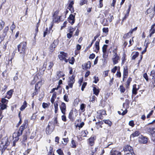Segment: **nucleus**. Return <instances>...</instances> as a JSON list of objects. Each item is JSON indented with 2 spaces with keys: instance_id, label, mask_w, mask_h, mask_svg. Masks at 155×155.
Listing matches in <instances>:
<instances>
[{
  "instance_id": "1",
  "label": "nucleus",
  "mask_w": 155,
  "mask_h": 155,
  "mask_svg": "<svg viewBox=\"0 0 155 155\" xmlns=\"http://www.w3.org/2000/svg\"><path fill=\"white\" fill-rule=\"evenodd\" d=\"M26 43L25 42H21L17 46L18 51L20 54H22L24 56L25 54V51L26 49Z\"/></svg>"
},
{
  "instance_id": "2",
  "label": "nucleus",
  "mask_w": 155,
  "mask_h": 155,
  "mask_svg": "<svg viewBox=\"0 0 155 155\" xmlns=\"http://www.w3.org/2000/svg\"><path fill=\"white\" fill-rule=\"evenodd\" d=\"M146 129L150 134L151 140L153 141L154 144H155V128L147 127Z\"/></svg>"
},
{
  "instance_id": "3",
  "label": "nucleus",
  "mask_w": 155,
  "mask_h": 155,
  "mask_svg": "<svg viewBox=\"0 0 155 155\" xmlns=\"http://www.w3.org/2000/svg\"><path fill=\"white\" fill-rule=\"evenodd\" d=\"M68 54L66 53H65L64 52L61 51L60 52V54L58 55L59 59L61 60H63L66 62H68L66 58L67 57Z\"/></svg>"
},
{
  "instance_id": "4",
  "label": "nucleus",
  "mask_w": 155,
  "mask_h": 155,
  "mask_svg": "<svg viewBox=\"0 0 155 155\" xmlns=\"http://www.w3.org/2000/svg\"><path fill=\"white\" fill-rule=\"evenodd\" d=\"M75 76L74 75H72L69 78L68 81V85L70 87L72 88L73 85L74 83L75 80L74 79Z\"/></svg>"
},
{
  "instance_id": "5",
  "label": "nucleus",
  "mask_w": 155,
  "mask_h": 155,
  "mask_svg": "<svg viewBox=\"0 0 155 155\" xmlns=\"http://www.w3.org/2000/svg\"><path fill=\"white\" fill-rule=\"evenodd\" d=\"M76 13H74V15L71 14L68 18V21L72 25L75 22V16Z\"/></svg>"
},
{
  "instance_id": "6",
  "label": "nucleus",
  "mask_w": 155,
  "mask_h": 155,
  "mask_svg": "<svg viewBox=\"0 0 155 155\" xmlns=\"http://www.w3.org/2000/svg\"><path fill=\"white\" fill-rule=\"evenodd\" d=\"M60 109L61 112L64 114H65L66 111V106L65 104L62 102L60 106Z\"/></svg>"
},
{
  "instance_id": "7",
  "label": "nucleus",
  "mask_w": 155,
  "mask_h": 155,
  "mask_svg": "<svg viewBox=\"0 0 155 155\" xmlns=\"http://www.w3.org/2000/svg\"><path fill=\"white\" fill-rule=\"evenodd\" d=\"M22 132L20 130L17 133H14L13 134V136L14 138H15V140L17 141L19 139L18 137L21 135L22 134Z\"/></svg>"
},
{
  "instance_id": "8",
  "label": "nucleus",
  "mask_w": 155,
  "mask_h": 155,
  "mask_svg": "<svg viewBox=\"0 0 155 155\" xmlns=\"http://www.w3.org/2000/svg\"><path fill=\"white\" fill-rule=\"evenodd\" d=\"M139 141L140 143L145 144L147 142V138L146 137H139Z\"/></svg>"
},
{
  "instance_id": "9",
  "label": "nucleus",
  "mask_w": 155,
  "mask_h": 155,
  "mask_svg": "<svg viewBox=\"0 0 155 155\" xmlns=\"http://www.w3.org/2000/svg\"><path fill=\"white\" fill-rule=\"evenodd\" d=\"M58 43V40H54L53 43L50 46V49L52 51L57 46Z\"/></svg>"
},
{
  "instance_id": "10",
  "label": "nucleus",
  "mask_w": 155,
  "mask_h": 155,
  "mask_svg": "<svg viewBox=\"0 0 155 155\" xmlns=\"http://www.w3.org/2000/svg\"><path fill=\"white\" fill-rule=\"evenodd\" d=\"M97 114L99 115L98 117L101 119H102L103 118L102 115L106 114V112L103 110H101L98 111Z\"/></svg>"
},
{
  "instance_id": "11",
  "label": "nucleus",
  "mask_w": 155,
  "mask_h": 155,
  "mask_svg": "<svg viewBox=\"0 0 155 155\" xmlns=\"http://www.w3.org/2000/svg\"><path fill=\"white\" fill-rule=\"evenodd\" d=\"M1 143L3 144V146H7L9 144V142L8 141V139L6 138H3L1 141Z\"/></svg>"
},
{
  "instance_id": "12",
  "label": "nucleus",
  "mask_w": 155,
  "mask_h": 155,
  "mask_svg": "<svg viewBox=\"0 0 155 155\" xmlns=\"http://www.w3.org/2000/svg\"><path fill=\"white\" fill-rule=\"evenodd\" d=\"M124 150L125 151H128L129 152H132L131 150H132L133 148L130 146L127 145L124 148Z\"/></svg>"
},
{
  "instance_id": "13",
  "label": "nucleus",
  "mask_w": 155,
  "mask_h": 155,
  "mask_svg": "<svg viewBox=\"0 0 155 155\" xmlns=\"http://www.w3.org/2000/svg\"><path fill=\"white\" fill-rule=\"evenodd\" d=\"M95 139V137H91L89 139V144L91 146L94 144V141Z\"/></svg>"
},
{
  "instance_id": "14",
  "label": "nucleus",
  "mask_w": 155,
  "mask_h": 155,
  "mask_svg": "<svg viewBox=\"0 0 155 155\" xmlns=\"http://www.w3.org/2000/svg\"><path fill=\"white\" fill-rule=\"evenodd\" d=\"M120 58L118 56H113L112 58V60L114 64H117L118 62V61L119 60Z\"/></svg>"
},
{
  "instance_id": "15",
  "label": "nucleus",
  "mask_w": 155,
  "mask_h": 155,
  "mask_svg": "<svg viewBox=\"0 0 155 155\" xmlns=\"http://www.w3.org/2000/svg\"><path fill=\"white\" fill-rule=\"evenodd\" d=\"M27 123L25 121L23 124L20 127L19 130L22 132L27 127Z\"/></svg>"
},
{
  "instance_id": "16",
  "label": "nucleus",
  "mask_w": 155,
  "mask_h": 155,
  "mask_svg": "<svg viewBox=\"0 0 155 155\" xmlns=\"http://www.w3.org/2000/svg\"><path fill=\"white\" fill-rule=\"evenodd\" d=\"M95 85H93V91L94 92V94H95L97 96L99 92V91L98 89H97L94 86Z\"/></svg>"
},
{
  "instance_id": "17",
  "label": "nucleus",
  "mask_w": 155,
  "mask_h": 155,
  "mask_svg": "<svg viewBox=\"0 0 155 155\" xmlns=\"http://www.w3.org/2000/svg\"><path fill=\"white\" fill-rule=\"evenodd\" d=\"M121 153L117 150H112L111 151L110 155H121Z\"/></svg>"
},
{
  "instance_id": "18",
  "label": "nucleus",
  "mask_w": 155,
  "mask_h": 155,
  "mask_svg": "<svg viewBox=\"0 0 155 155\" xmlns=\"http://www.w3.org/2000/svg\"><path fill=\"white\" fill-rule=\"evenodd\" d=\"M57 77L58 79H59L61 77H64V74L61 71L58 72L56 73Z\"/></svg>"
},
{
  "instance_id": "19",
  "label": "nucleus",
  "mask_w": 155,
  "mask_h": 155,
  "mask_svg": "<svg viewBox=\"0 0 155 155\" xmlns=\"http://www.w3.org/2000/svg\"><path fill=\"white\" fill-rule=\"evenodd\" d=\"M91 66V64L90 61H88L87 63H84L82 65V66L84 67V68H90Z\"/></svg>"
},
{
  "instance_id": "20",
  "label": "nucleus",
  "mask_w": 155,
  "mask_h": 155,
  "mask_svg": "<svg viewBox=\"0 0 155 155\" xmlns=\"http://www.w3.org/2000/svg\"><path fill=\"white\" fill-rule=\"evenodd\" d=\"M152 12H153V14H155V9L152 8H149L147 10L146 12L148 14L151 13Z\"/></svg>"
},
{
  "instance_id": "21",
  "label": "nucleus",
  "mask_w": 155,
  "mask_h": 155,
  "mask_svg": "<svg viewBox=\"0 0 155 155\" xmlns=\"http://www.w3.org/2000/svg\"><path fill=\"white\" fill-rule=\"evenodd\" d=\"M140 132L138 131H136L134 133L130 135V137H137L140 134Z\"/></svg>"
},
{
  "instance_id": "22",
  "label": "nucleus",
  "mask_w": 155,
  "mask_h": 155,
  "mask_svg": "<svg viewBox=\"0 0 155 155\" xmlns=\"http://www.w3.org/2000/svg\"><path fill=\"white\" fill-rule=\"evenodd\" d=\"M7 106L5 104H3L2 103H0V107H1L0 110V112L1 111V110H3L5 109L7 107Z\"/></svg>"
},
{
  "instance_id": "23",
  "label": "nucleus",
  "mask_w": 155,
  "mask_h": 155,
  "mask_svg": "<svg viewBox=\"0 0 155 155\" xmlns=\"http://www.w3.org/2000/svg\"><path fill=\"white\" fill-rule=\"evenodd\" d=\"M27 106V103L25 101L23 103V105L21 107L20 109L21 111H23L24 110L25 108Z\"/></svg>"
},
{
  "instance_id": "24",
  "label": "nucleus",
  "mask_w": 155,
  "mask_h": 155,
  "mask_svg": "<svg viewBox=\"0 0 155 155\" xmlns=\"http://www.w3.org/2000/svg\"><path fill=\"white\" fill-rule=\"evenodd\" d=\"M127 109H125L124 111L122 109H121L120 111H118V113L119 114L122 115H124L127 113Z\"/></svg>"
},
{
  "instance_id": "25",
  "label": "nucleus",
  "mask_w": 155,
  "mask_h": 155,
  "mask_svg": "<svg viewBox=\"0 0 155 155\" xmlns=\"http://www.w3.org/2000/svg\"><path fill=\"white\" fill-rule=\"evenodd\" d=\"M136 85H134L133 90H132V93L135 95L137 94V91L138 90V88H136Z\"/></svg>"
},
{
  "instance_id": "26",
  "label": "nucleus",
  "mask_w": 155,
  "mask_h": 155,
  "mask_svg": "<svg viewBox=\"0 0 155 155\" xmlns=\"http://www.w3.org/2000/svg\"><path fill=\"white\" fill-rule=\"evenodd\" d=\"M99 42H100V40H99L98 41H96L95 43V48L97 50V51H98L100 49V47H99Z\"/></svg>"
},
{
  "instance_id": "27",
  "label": "nucleus",
  "mask_w": 155,
  "mask_h": 155,
  "mask_svg": "<svg viewBox=\"0 0 155 155\" xmlns=\"http://www.w3.org/2000/svg\"><path fill=\"white\" fill-rule=\"evenodd\" d=\"M126 55L125 54H123V56L121 58V59L122 60L121 63L122 65L124 64L125 62L126 61Z\"/></svg>"
},
{
  "instance_id": "28",
  "label": "nucleus",
  "mask_w": 155,
  "mask_h": 155,
  "mask_svg": "<svg viewBox=\"0 0 155 155\" xmlns=\"http://www.w3.org/2000/svg\"><path fill=\"white\" fill-rule=\"evenodd\" d=\"M128 74V70L127 68H124L123 78H126Z\"/></svg>"
},
{
  "instance_id": "29",
  "label": "nucleus",
  "mask_w": 155,
  "mask_h": 155,
  "mask_svg": "<svg viewBox=\"0 0 155 155\" xmlns=\"http://www.w3.org/2000/svg\"><path fill=\"white\" fill-rule=\"evenodd\" d=\"M103 121L105 124H108L110 126L112 124L111 122L108 120H104Z\"/></svg>"
},
{
  "instance_id": "30",
  "label": "nucleus",
  "mask_w": 155,
  "mask_h": 155,
  "mask_svg": "<svg viewBox=\"0 0 155 155\" xmlns=\"http://www.w3.org/2000/svg\"><path fill=\"white\" fill-rule=\"evenodd\" d=\"M68 60V62H69L70 64H73L74 61V58L73 57H72L71 59H67Z\"/></svg>"
},
{
  "instance_id": "31",
  "label": "nucleus",
  "mask_w": 155,
  "mask_h": 155,
  "mask_svg": "<svg viewBox=\"0 0 155 155\" xmlns=\"http://www.w3.org/2000/svg\"><path fill=\"white\" fill-rule=\"evenodd\" d=\"M117 48H114L113 51L112 52L113 54V56H118L117 54Z\"/></svg>"
},
{
  "instance_id": "32",
  "label": "nucleus",
  "mask_w": 155,
  "mask_h": 155,
  "mask_svg": "<svg viewBox=\"0 0 155 155\" xmlns=\"http://www.w3.org/2000/svg\"><path fill=\"white\" fill-rule=\"evenodd\" d=\"M130 35H131L130 34V33H127L124 35L123 38L125 39H127L130 37Z\"/></svg>"
},
{
  "instance_id": "33",
  "label": "nucleus",
  "mask_w": 155,
  "mask_h": 155,
  "mask_svg": "<svg viewBox=\"0 0 155 155\" xmlns=\"http://www.w3.org/2000/svg\"><path fill=\"white\" fill-rule=\"evenodd\" d=\"M8 29H9V28L8 26L5 27V28L4 29V30H3V33L4 35V36L6 35H7L6 33L8 31Z\"/></svg>"
},
{
  "instance_id": "34",
  "label": "nucleus",
  "mask_w": 155,
  "mask_h": 155,
  "mask_svg": "<svg viewBox=\"0 0 155 155\" xmlns=\"http://www.w3.org/2000/svg\"><path fill=\"white\" fill-rule=\"evenodd\" d=\"M131 7V5L130 4L128 6V8L127 11V13L125 14V15H126L127 16H129V12L130 10Z\"/></svg>"
},
{
  "instance_id": "35",
  "label": "nucleus",
  "mask_w": 155,
  "mask_h": 155,
  "mask_svg": "<svg viewBox=\"0 0 155 155\" xmlns=\"http://www.w3.org/2000/svg\"><path fill=\"white\" fill-rule=\"evenodd\" d=\"M71 147L72 148H75L76 147V145L75 142L73 140H72L71 141Z\"/></svg>"
},
{
  "instance_id": "36",
  "label": "nucleus",
  "mask_w": 155,
  "mask_h": 155,
  "mask_svg": "<svg viewBox=\"0 0 155 155\" xmlns=\"http://www.w3.org/2000/svg\"><path fill=\"white\" fill-rule=\"evenodd\" d=\"M139 54V53L138 52H136L135 54L132 56V59L133 60L135 59L138 56Z\"/></svg>"
},
{
  "instance_id": "37",
  "label": "nucleus",
  "mask_w": 155,
  "mask_h": 155,
  "mask_svg": "<svg viewBox=\"0 0 155 155\" xmlns=\"http://www.w3.org/2000/svg\"><path fill=\"white\" fill-rule=\"evenodd\" d=\"M84 125V123L83 122H82L80 124H77L76 125V127H78L79 129L82 128L83 126Z\"/></svg>"
},
{
  "instance_id": "38",
  "label": "nucleus",
  "mask_w": 155,
  "mask_h": 155,
  "mask_svg": "<svg viewBox=\"0 0 155 155\" xmlns=\"http://www.w3.org/2000/svg\"><path fill=\"white\" fill-rule=\"evenodd\" d=\"M15 28V25L14 22H13L12 25H11L10 28V29L12 31V32H13V31Z\"/></svg>"
},
{
  "instance_id": "39",
  "label": "nucleus",
  "mask_w": 155,
  "mask_h": 155,
  "mask_svg": "<svg viewBox=\"0 0 155 155\" xmlns=\"http://www.w3.org/2000/svg\"><path fill=\"white\" fill-rule=\"evenodd\" d=\"M108 45H104L103 46L102 49V51L105 52V51H107V47Z\"/></svg>"
},
{
  "instance_id": "40",
  "label": "nucleus",
  "mask_w": 155,
  "mask_h": 155,
  "mask_svg": "<svg viewBox=\"0 0 155 155\" xmlns=\"http://www.w3.org/2000/svg\"><path fill=\"white\" fill-rule=\"evenodd\" d=\"M73 115V113L72 110H71L69 114L68 117L69 119H71L73 118L72 116Z\"/></svg>"
},
{
  "instance_id": "41",
  "label": "nucleus",
  "mask_w": 155,
  "mask_h": 155,
  "mask_svg": "<svg viewBox=\"0 0 155 155\" xmlns=\"http://www.w3.org/2000/svg\"><path fill=\"white\" fill-rule=\"evenodd\" d=\"M1 102L3 104H4V103H6V104H7L8 102V100L4 98H2V99Z\"/></svg>"
},
{
  "instance_id": "42",
  "label": "nucleus",
  "mask_w": 155,
  "mask_h": 155,
  "mask_svg": "<svg viewBox=\"0 0 155 155\" xmlns=\"http://www.w3.org/2000/svg\"><path fill=\"white\" fill-rule=\"evenodd\" d=\"M46 64L48 66L47 67H49V68H51L53 67V64L52 62H49L48 63Z\"/></svg>"
},
{
  "instance_id": "43",
  "label": "nucleus",
  "mask_w": 155,
  "mask_h": 155,
  "mask_svg": "<svg viewBox=\"0 0 155 155\" xmlns=\"http://www.w3.org/2000/svg\"><path fill=\"white\" fill-rule=\"evenodd\" d=\"M57 152L60 155H63L64 153L63 151L61 149H59L57 150Z\"/></svg>"
},
{
  "instance_id": "44",
  "label": "nucleus",
  "mask_w": 155,
  "mask_h": 155,
  "mask_svg": "<svg viewBox=\"0 0 155 155\" xmlns=\"http://www.w3.org/2000/svg\"><path fill=\"white\" fill-rule=\"evenodd\" d=\"M87 2V0H81L80 1V4L81 5L86 4Z\"/></svg>"
},
{
  "instance_id": "45",
  "label": "nucleus",
  "mask_w": 155,
  "mask_h": 155,
  "mask_svg": "<svg viewBox=\"0 0 155 155\" xmlns=\"http://www.w3.org/2000/svg\"><path fill=\"white\" fill-rule=\"evenodd\" d=\"M151 76H152L153 78V79H155V71H152L151 72Z\"/></svg>"
},
{
  "instance_id": "46",
  "label": "nucleus",
  "mask_w": 155,
  "mask_h": 155,
  "mask_svg": "<svg viewBox=\"0 0 155 155\" xmlns=\"http://www.w3.org/2000/svg\"><path fill=\"white\" fill-rule=\"evenodd\" d=\"M85 105L84 104H82L80 106V109L81 110L83 111H84L85 110Z\"/></svg>"
},
{
  "instance_id": "47",
  "label": "nucleus",
  "mask_w": 155,
  "mask_h": 155,
  "mask_svg": "<svg viewBox=\"0 0 155 155\" xmlns=\"http://www.w3.org/2000/svg\"><path fill=\"white\" fill-rule=\"evenodd\" d=\"M100 35V34H97L95 36L94 38L92 40V42L93 43L94 41H95L96 39L98 38Z\"/></svg>"
},
{
  "instance_id": "48",
  "label": "nucleus",
  "mask_w": 155,
  "mask_h": 155,
  "mask_svg": "<svg viewBox=\"0 0 155 155\" xmlns=\"http://www.w3.org/2000/svg\"><path fill=\"white\" fill-rule=\"evenodd\" d=\"M125 90V88L123 86H120V91L121 92L124 93Z\"/></svg>"
},
{
  "instance_id": "49",
  "label": "nucleus",
  "mask_w": 155,
  "mask_h": 155,
  "mask_svg": "<svg viewBox=\"0 0 155 155\" xmlns=\"http://www.w3.org/2000/svg\"><path fill=\"white\" fill-rule=\"evenodd\" d=\"M87 82H84V83L83 84L81 88V90L82 91H84V88H85V86L87 85Z\"/></svg>"
},
{
  "instance_id": "50",
  "label": "nucleus",
  "mask_w": 155,
  "mask_h": 155,
  "mask_svg": "<svg viewBox=\"0 0 155 155\" xmlns=\"http://www.w3.org/2000/svg\"><path fill=\"white\" fill-rule=\"evenodd\" d=\"M54 108H58V101H55L54 103Z\"/></svg>"
},
{
  "instance_id": "51",
  "label": "nucleus",
  "mask_w": 155,
  "mask_h": 155,
  "mask_svg": "<svg viewBox=\"0 0 155 155\" xmlns=\"http://www.w3.org/2000/svg\"><path fill=\"white\" fill-rule=\"evenodd\" d=\"M74 4V2L73 1H71L67 8H71L72 7H73V5Z\"/></svg>"
},
{
  "instance_id": "52",
  "label": "nucleus",
  "mask_w": 155,
  "mask_h": 155,
  "mask_svg": "<svg viewBox=\"0 0 155 155\" xmlns=\"http://www.w3.org/2000/svg\"><path fill=\"white\" fill-rule=\"evenodd\" d=\"M103 31L104 33H107L108 32V29L107 28H103Z\"/></svg>"
},
{
  "instance_id": "53",
  "label": "nucleus",
  "mask_w": 155,
  "mask_h": 155,
  "mask_svg": "<svg viewBox=\"0 0 155 155\" xmlns=\"http://www.w3.org/2000/svg\"><path fill=\"white\" fill-rule=\"evenodd\" d=\"M109 17H108V18L109 19V21L111 22L114 19V17L111 14H109Z\"/></svg>"
},
{
  "instance_id": "54",
  "label": "nucleus",
  "mask_w": 155,
  "mask_h": 155,
  "mask_svg": "<svg viewBox=\"0 0 155 155\" xmlns=\"http://www.w3.org/2000/svg\"><path fill=\"white\" fill-rule=\"evenodd\" d=\"M42 107L44 108H45L48 107V104L43 103L42 104Z\"/></svg>"
},
{
  "instance_id": "55",
  "label": "nucleus",
  "mask_w": 155,
  "mask_h": 155,
  "mask_svg": "<svg viewBox=\"0 0 155 155\" xmlns=\"http://www.w3.org/2000/svg\"><path fill=\"white\" fill-rule=\"evenodd\" d=\"M57 117H54V124L58 126H59V125H58V122L57 120Z\"/></svg>"
},
{
  "instance_id": "56",
  "label": "nucleus",
  "mask_w": 155,
  "mask_h": 155,
  "mask_svg": "<svg viewBox=\"0 0 155 155\" xmlns=\"http://www.w3.org/2000/svg\"><path fill=\"white\" fill-rule=\"evenodd\" d=\"M129 125L131 126L132 127H133L134 126V124L133 120H131L129 121Z\"/></svg>"
},
{
  "instance_id": "57",
  "label": "nucleus",
  "mask_w": 155,
  "mask_h": 155,
  "mask_svg": "<svg viewBox=\"0 0 155 155\" xmlns=\"http://www.w3.org/2000/svg\"><path fill=\"white\" fill-rule=\"evenodd\" d=\"M143 77L147 81H148V76L146 73H145L143 74Z\"/></svg>"
},
{
  "instance_id": "58",
  "label": "nucleus",
  "mask_w": 155,
  "mask_h": 155,
  "mask_svg": "<svg viewBox=\"0 0 155 155\" xmlns=\"http://www.w3.org/2000/svg\"><path fill=\"white\" fill-rule=\"evenodd\" d=\"M64 99L65 101L68 102L69 101V99L68 98V96L66 95H64Z\"/></svg>"
},
{
  "instance_id": "59",
  "label": "nucleus",
  "mask_w": 155,
  "mask_h": 155,
  "mask_svg": "<svg viewBox=\"0 0 155 155\" xmlns=\"http://www.w3.org/2000/svg\"><path fill=\"white\" fill-rule=\"evenodd\" d=\"M60 18H53V22H58Z\"/></svg>"
},
{
  "instance_id": "60",
  "label": "nucleus",
  "mask_w": 155,
  "mask_h": 155,
  "mask_svg": "<svg viewBox=\"0 0 155 155\" xmlns=\"http://www.w3.org/2000/svg\"><path fill=\"white\" fill-rule=\"evenodd\" d=\"M13 92V91L12 90H11L7 92V94L9 95V96H11Z\"/></svg>"
},
{
  "instance_id": "61",
  "label": "nucleus",
  "mask_w": 155,
  "mask_h": 155,
  "mask_svg": "<svg viewBox=\"0 0 155 155\" xmlns=\"http://www.w3.org/2000/svg\"><path fill=\"white\" fill-rule=\"evenodd\" d=\"M94 83H97L99 81V79L98 77H96V76L94 77Z\"/></svg>"
},
{
  "instance_id": "62",
  "label": "nucleus",
  "mask_w": 155,
  "mask_h": 155,
  "mask_svg": "<svg viewBox=\"0 0 155 155\" xmlns=\"http://www.w3.org/2000/svg\"><path fill=\"white\" fill-rule=\"evenodd\" d=\"M103 56L104 58H107L108 56V55L107 54V51H105V52L103 51Z\"/></svg>"
},
{
  "instance_id": "63",
  "label": "nucleus",
  "mask_w": 155,
  "mask_h": 155,
  "mask_svg": "<svg viewBox=\"0 0 155 155\" xmlns=\"http://www.w3.org/2000/svg\"><path fill=\"white\" fill-rule=\"evenodd\" d=\"M61 119L62 120L64 121H66V117L64 114L61 116Z\"/></svg>"
},
{
  "instance_id": "64",
  "label": "nucleus",
  "mask_w": 155,
  "mask_h": 155,
  "mask_svg": "<svg viewBox=\"0 0 155 155\" xmlns=\"http://www.w3.org/2000/svg\"><path fill=\"white\" fill-rule=\"evenodd\" d=\"M48 34V28H46L45 31L44 32L43 37H45L46 35Z\"/></svg>"
}]
</instances>
